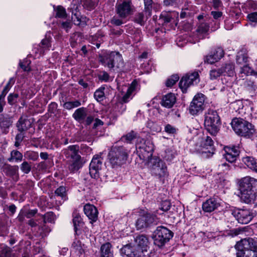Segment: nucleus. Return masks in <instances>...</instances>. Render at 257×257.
<instances>
[{
	"label": "nucleus",
	"mask_w": 257,
	"mask_h": 257,
	"mask_svg": "<svg viewBox=\"0 0 257 257\" xmlns=\"http://www.w3.org/2000/svg\"><path fill=\"white\" fill-rule=\"evenodd\" d=\"M237 184L241 200L246 203L253 202L257 196V179L246 176L239 179Z\"/></svg>",
	"instance_id": "obj_1"
},
{
	"label": "nucleus",
	"mask_w": 257,
	"mask_h": 257,
	"mask_svg": "<svg viewBox=\"0 0 257 257\" xmlns=\"http://www.w3.org/2000/svg\"><path fill=\"white\" fill-rule=\"evenodd\" d=\"M234 132L238 135L246 138H251L255 135L253 125L240 118H235L231 122Z\"/></svg>",
	"instance_id": "obj_2"
},
{
	"label": "nucleus",
	"mask_w": 257,
	"mask_h": 257,
	"mask_svg": "<svg viewBox=\"0 0 257 257\" xmlns=\"http://www.w3.org/2000/svg\"><path fill=\"white\" fill-rule=\"evenodd\" d=\"M127 157V153L123 147L113 146L108 154L109 163L112 168H118L125 163Z\"/></svg>",
	"instance_id": "obj_3"
},
{
	"label": "nucleus",
	"mask_w": 257,
	"mask_h": 257,
	"mask_svg": "<svg viewBox=\"0 0 257 257\" xmlns=\"http://www.w3.org/2000/svg\"><path fill=\"white\" fill-rule=\"evenodd\" d=\"M220 117L216 110L208 109L205 114L204 125L207 131L215 136L219 130Z\"/></svg>",
	"instance_id": "obj_4"
},
{
	"label": "nucleus",
	"mask_w": 257,
	"mask_h": 257,
	"mask_svg": "<svg viewBox=\"0 0 257 257\" xmlns=\"http://www.w3.org/2000/svg\"><path fill=\"white\" fill-rule=\"evenodd\" d=\"M173 235V233L171 230L164 226H159L153 232L152 238L154 244L161 247L170 240Z\"/></svg>",
	"instance_id": "obj_5"
},
{
	"label": "nucleus",
	"mask_w": 257,
	"mask_h": 257,
	"mask_svg": "<svg viewBox=\"0 0 257 257\" xmlns=\"http://www.w3.org/2000/svg\"><path fill=\"white\" fill-rule=\"evenodd\" d=\"M149 166L152 175L162 179L168 176L167 167L165 163L158 158H152Z\"/></svg>",
	"instance_id": "obj_6"
},
{
	"label": "nucleus",
	"mask_w": 257,
	"mask_h": 257,
	"mask_svg": "<svg viewBox=\"0 0 257 257\" xmlns=\"http://www.w3.org/2000/svg\"><path fill=\"white\" fill-rule=\"evenodd\" d=\"M100 61L109 68H113L115 66L117 68L123 66V62L121 55L118 52H111L100 59Z\"/></svg>",
	"instance_id": "obj_7"
},
{
	"label": "nucleus",
	"mask_w": 257,
	"mask_h": 257,
	"mask_svg": "<svg viewBox=\"0 0 257 257\" xmlns=\"http://www.w3.org/2000/svg\"><path fill=\"white\" fill-rule=\"evenodd\" d=\"M159 222L158 218L153 214L145 213L141 215L136 222L137 230L145 229L157 225Z\"/></svg>",
	"instance_id": "obj_8"
},
{
	"label": "nucleus",
	"mask_w": 257,
	"mask_h": 257,
	"mask_svg": "<svg viewBox=\"0 0 257 257\" xmlns=\"http://www.w3.org/2000/svg\"><path fill=\"white\" fill-rule=\"evenodd\" d=\"M196 152L201 154L203 157L209 158L214 154V142L209 136H204L201 139L200 145L196 149Z\"/></svg>",
	"instance_id": "obj_9"
},
{
	"label": "nucleus",
	"mask_w": 257,
	"mask_h": 257,
	"mask_svg": "<svg viewBox=\"0 0 257 257\" xmlns=\"http://www.w3.org/2000/svg\"><path fill=\"white\" fill-rule=\"evenodd\" d=\"M116 13L121 19H125L132 14L133 6L130 0H120L115 6Z\"/></svg>",
	"instance_id": "obj_10"
},
{
	"label": "nucleus",
	"mask_w": 257,
	"mask_h": 257,
	"mask_svg": "<svg viewBox=\"0 0 257 257\" xmlns=\"http://www.w3.org/2000/svg\"><path fill=\"white\" fill-rule=\"evenodd\" d=\"M204 95L202 93L195 95L190 105V113L192 115H197L202 112L204 108Z\"/></svg>",
	"instance_id": "obj_11"
},
{
	"label": "nucleus",
	"mask_w": 257,
	"mask_h": 257,
	"mask_svg": "<svg viewBox=\"0 0 257 257\" xmlns=\"http://www.w3.org/2000/svg\"><path fill=\"white\" fill-rule=\"evenodd\" d=\"M199 81V74L197 72L188 73L182 78L179 82V86L184 92L189 86L197 84Z\"/></svg>",
	"instance_id": "obj_12"
},
{
	"label": "nucleus",
	"mask_w": 257,
	"mask_h": 257,
	"mask_svg": "<svg viewBox=\"0 0 257 257\" xmlns=\"http://www.w3.org/2000/svg\"><path fill=\"white\" fill-rule=\"evenodd\" d=\"M102 164V158L99 155L93 157L89 165V173L92 178H98L99 176V171L101 169Z\"/></svg>",
	"instance_id": "obj_13"
},
{
	"label": "nucleus",
	"mask_w": 257,
	"mask_h": 257,
	"mask_svg": "<svg viewBox=\"0 0 257 257\" xmlns=\"http://www.w3.org/2000/svg\"><path fill=\"white\" fill-rule=\"evenodd\" d=\"M209 29V26L207 23H200L198 28L196 30V33L190 38L189 41L192 43H196L200 40L203 39L205 38V35L208 32Z\"/></svg>",
	"instance_id": "obj_14"
},
{
	"label": "nucleus",
	"mask_w": 257,
	"mask_h": 257,
	"mask_svg": "<svg viewBox=\"0 0 257 257\" xmlns=\"http://www.w3.org/2000/svg\"><path fill=\"white\" fill-rule=\"evenodd\" d=\"M238 222L241 224H247L253 218L252 213L247 209H238L233 212Z\"/></svg>",
	"instance_id": "obj_15"
},
{
	"label": "nucleus",
	"mask_w": 257,
	"mask_h": 257,
	"mask_svg": "<svg viewBox=\"0 0 257 257\" xmlns=\"http://www.w3.org/2000/svg\"><path fill=\"white\" fill-rule=\"evenodd\" d=\"M120 252L127 257H147L144 252L140 249H137L136 246L130 244L122 247L120 249Z\"/></svg>",
	"instance_id": "obj_16"
},
{
	"label": "nucleus",
	"mask_w": 257,
	"mask_h": 257,
	"mask_svg": "<svg viewBox=\"0 0 257 257\" xmlns=\"http://www.w3.org/2000/svg\"><path fill=\"white\" fill-rule=\"evenodd\" d=\"M235 247L251 251H257V240L252 238H244L237 243Z\"/></svg>",
	"instance_id": "obj_17"
},
{
	"label": "nucleus",
	"mask_w": 257,
	"mask_h": 257,
	"mask_svg": "<svg viewBox=\"0 0 257 257\" xmlns=\"http://www.w3.org/2000/svg\"><path fill=\"white\" fill-rule=\"evenodd\" d=\"M79 149V147L78 145H71L64 149L62 152L67 159L80 160L81 156L78 154Z\"/></svg>",
	"instance_id": "obj_18"
},
{
	"label": "nucleus",
	"mask_w": 257,
	"mask_h": 257,
	"mask_svg": "<svg viewBox=\"0 0 257 257\" xmlns=\"http://www.w3.org/2000/svg\"><path fill=\"white\" fill-rule=\"evenodd\" d=\"M225 153L223 155L224 158L229 162H234L239 154L238 148L236 147H225Z\"/></svg>",
	"instance_id": "obj_19"
},
{
	"label": "nucleus",
	"mask_w": 257,
	"mask_h": 257,
	"mask_svg": "<svg viewBox=\"0 0 257 257\" xmlns=\"http://www.w3.org/2000/svg\"><path fill=\"white\" fill-rule=\"evenodd\" d=\"M135 241L140 249L145 252L149 248L150 241L148 236L146 234H140L136 236Z\"/></svg>",
	"instance_id": "obj_20"
},
{
	"label": "nucleus",
	"mask_w": 257,
	"mask_h": 257,
	"mask_svg": "<svg viewBox=\"0 0 257 257\" xmlns=\"http://www.w3.org/2000/svg\"><path fill=\"white\" fill-rule=\"evenodd\" d=\"M84 212L85 215L90 220V223L95 222L98 218V211L93 205L87 204L84 206Z\"/></svg>",
	"instance_id": "obj_21"
},
{
	"label": "nucleus",
	"mask_w": 257,
	"mask_h": 257,
	"mask_svg": "<svg viewBox=\"0 0 257 257\" xmlns=\"http://www.w3.org/2000/svg\"><path fill=\"white\" fill-rule=\"evenodd\" d=\"M220 205L219 203L215 198H212L207 200L202 204V209L204 211L211 212L217 208Z\"/></svg>",
	"instance_id": "obj_22"
},
{
	"label": "nucleus",
	"mask_w": 257,
	"mask_h": 257,
	"mask_svg": "<svg viewBox=\"0 0 257 257\" xmlns=\"http://www.w3.org/2000/svg\"><path fill=\"white\" fill-rule=\"evenodd\" d=\"M176 101L174 94L169 93L163 96L161 102V105L166 108H171Z\"/></svg>",
	"instance_id": "obj_23"
},
{
	"label": "nucleus",
	"mask_w": 257,
	"mask_h": 257,
	"mask_svg": "<svg viewBox=\"0 0 257 257\" xmlns=\"http://www.w3.org/2000/svg\"><path fill=\"white\" fill-rule=\"evenodd\" d=\"M137 147L141 150V153L144 154V155L146 156L147 158L149 159L150 157L152 156L154 147L151 142H145L144 144L140 146L137 144Z\"/></svg>",
	"instance_id": "obj_24"
},
{
	"label": "nucleus",
	"mask_w": 257,
	"mask_h": 257,
	"mask_svg": "<svg viewBox=\"0 0 257 257\" xmlns=\"http://www.w3.org/2000/svg\"><path fill=\"white\" fill-rule=\"evenodd\" d=\"M87 109L85 107H80L77 109L73 114V117L78 122H84L85 119L87 116Z\"/></svg>",
	"instance_id": "obj_25"
},
{
	"label": "nucleus",
	"mask_w": 257,
	"mask_h": 257,
	"mask_svg": "<svg viewBox=\"0 0 257 257\" xmlns=\"http://www.w3.org/2000/svg\"><path fill=\"white\" fill-rule=\"evenodd\" d=\"M17 126L19 132H23L31 126V122L27 117L21 116L17 123Z\"/></svg>",
	"instance_id": "obj_26"
},
{
	"label": "nucleus",
	"mask_w": 257,
	"mask_h": 257,
	"mask_svg": "<svg viewBox=\"0 0 257 257\" xmlns=\"http://www.w3.org/2000/svg\"><path fill=\"white\" fill-rule=\"evenodd\" d=\"M73 223L74 231L76 234L78 235L81 233V229L83 225V222L80 215L75 214L73 216Z\"/></svg>",
	"instance_id": "obj_27"
},
{
	"label": "nucleus",
	"mask_w": 257,
	"mask_h": 257,
	"mask_svg": "<svg viewBox=\"0 0 257 257\" xmlns=\"http://www.w3.org/2000/svg\"><path fill=\"white\" fill-rule=\"evenodd\" d=\"M223 72V75L233 76L235 73L234 65L232 62H227L222 64L220 68Z\"/></svg>",
	"instance_id": "obj_28"
},
{
	"label": "nucleus",
	"mask_w": 257,
	"mask_h": 257,
	"mask_svg": "<svg viewBox=\"0 0 257 257\" xmlns=\"http://www.w3.org/2000/svg\"><path fill=\"white\" fill-rule=\"evenodd\" d=\"M178 14L175 12L172 13H168L166 12H163L159 19V23L162 25H166L170 23L173 19V16H178Z\"/></svg>",
	"instance_id": "obj_29"
},
{
	"label": "nucleus",
	"mask_w": 257,
	"mask_h": 257,
	"mask_svg": "<svg viewBox=\"0 0 257 257\" xmlns=\"http://www.w3.org/2000/svg\"><path fill=\"white\" fill-rule=\"evenodd\" d=\"M137 85V82L136 81H134L132 82L131 85L127 89V90L124 95L122 97L121 102L126 103L131 98V95L132 93L135 90Z\"/></svg>",
	"instance_id": "obj_30"
},
{
	"label": "nucleus",
	"mask_w": 257,
	"mask_h": 257,
	"mask_svg": "<svg viewBox=\"0 0 257 257\" xmlns=\"http://www.w3.org/2000/svg\"><path fill=\"white\" fill-rule=\"evenodd\" d=\"M23 154L17 150H13L11 152L10 157L8 159L10 162L20 163L23 160Z\"/></svg>",
	"instance_id": "obj_31"
},
{
	"label": "nucleus",
	"mask_w": 257,
	"mask_h": 257,
	"mask_svg": "<svg viewBox=\"0 0 257 257\" xmlns=\"http://www.w3.org/2000/svg\"><path fill=\"white\" fill-rule=\"evenodd\" d=\"M70 9L72 12V19L73 20L74 24L77 25H79L81 20L80 18V14L77 11L78 6L75 4H71Z\"/></svg>",
	"instance_id": "obj_32"
},
{
	"label": "nucleus",
	"mask_w": 257,
	"mask_h": 257,
	"mask_svg": "<svg viewBox=\"0 0 257 257\" xmlns=\"http://www.w3.org/2000/svg\"><path fill=\"white\" fill-rule=\"evenodd\" d=\"M111 245L110 243L107 242L103 244L101 247V257L109 256L113 255L111 251Z\"/></svg>",
	"instance_id": "obj_33"
},
{
	"label": "nucleus",
	"mask_w": 257,
	"mask_h": 257,
	"mask_svg": "<svg viewBox=\"0 0 257 257\" xmlns=\"http://www.w3.org/2000/svg\"><path fill=\"white\" fill-rule=\"evenodd\" d=\"M105 87L104 86H101L97 89L94 93L95 99L98 102L103 101L105 98L104 90Z\"/></svg>",
	"instance_id": "obj_34"
},
{
	"label": "nucleus",
	"mask_w": 257,
	"mask_h": 257,
	"mask_svg": "<svg viewBox=\"0 0 257 257\" xmlns=\"http://www.w3.org/2000/svg\"><path fill=\"white\" fill-rule=\"evenodd\" d=\"M247 60L246 54L243 51H239L236 55V61L238 64L243 65Z\"/></svg>",
	"instance_id": "obj_35"
},
{
	"label": "nucleus",
	"mask_w": 257,
	"mask_h": 257,
	"mask_svg": "<svg viewBox=\"0 0 257 257\" xmlns=\"http://www.w3.org/2000/svg\"><path fill=\"white\" fill-rule=\"evenodd\" d=\"M242 162L251 170H253L256 166V161L254 158L251 157H245L242 158Z\"/></svg>",
	"instance_id": "obj_36"
},
{
	"label": "nucleus",
	"mask_w": 257,
	"mask_h": 257,
	"mask_svg": "<svg viewBox=\"0 0 257 257\" xmlns=\"http://www.w3.org/2000/svg\"><path fill=\"white\" fill-rule=\"evenodd\" d=\"M81 105V102L79 100H75L72 101H67L65 102L63 106L68 110L72 109L74 108L77 107Z\"/></svg>",
	"instance_id": "obj_37"
},
{
	"label": "nucleus",
	"mask_w": 257,
	"mask_h": 257,
	"mask_svg": "<svg viewBox=\"0 0 257 257\" xmlns=\"http://www.w3.org/2000/svg\"><path fill=\"white\" fill-rule=\"evenodd\" d=\"M50 44V37H47L46 36V38L43 39L39 45L41 49H42V51H45L47 50H49L51 47Z\"/></svg>",
	"instance_id": "obj_38"
},
{
	"label": "nucleus",
	"mask_w": 257,
	"mask_h": 257,
	"mask_svg": "<svg viewBox=\"0 0 257 257\" xmlns=\"http://www.w3.org/2000/svg\"><path fill=\"white\" fill-rule=\"evenodd\" d=\"M209 75L210 78L211 80H214L223 75V72L220 68L212 69L210 71Z\"/></svg>",
	"instance_id": "obj_39"
},
{
	"label": "nucleus",
	"mask_w": 257,
	"mask_h": 257,
	"mask_svg": "<svg viewBox=\"0 0 257 257\" xmlns=\"http://www.w3.org/2000/svg\"><path fill=\"white\" fill-rule=\"evenodd\" d=\"M12 124V121L9 117L0 115V126L4 128H8Z\"/></svg>",
	"instance_id": "obj_40"
},
{
	"label": "nucleus",
	"mask_w": 257,
	"mask_h": 257,
	"mask_svg": "<svg viewBox=\"0 0 257 257\" xmlns=\"http://www.w3.org/2000/svg\"><path fill=\"white\" fill-rule=\"evenodd\" d=\"M25 157L30 160H32L33 161H37L39 158V154L37 152L29 151H27L25 153Z\"/></svg>",
	"instance_id": "obj_41"
},
{
	"label": "nucleus",
	"mask_w": 257,
	"mask_h": 257,
	"mask_svg": "<svg viewBox=\"0 0 257 257\" xmlns=\"http://www.w3.org/2000/svg\"><path fill=\"white\" fill-rule=\"evenodd\" d=\"M240 73H243L246 75L256 74L254 71L247 64L244 65L240 68Z\"/></svg>",
	"instance_id": "obj_42"
},
{
	"label": "nucleus",
	"mask_w": 257,
	"mask_h": 257,
	"mask_svg": "<svg viewBox=\"0 0 257 257\" xmlns=\"http://www.w3.org/2000/svg\"><path fill=\"white\" fill-rule=\"evenodd\" d=\"M79 162L80 160H76V159L72 160V161L69 162L68 165L69 170L71 172L77 171L80 168Z\"/></svg>",
	"instance_id": "obj_43"
},
{
	"label": "nucleus",
	"mask_w": 257,
	"mask_h": 257,
	"mask_svg": "<svg viewBox=\"0 0 257 257\" xmlns=\"http://www.w3.org/2000/svg\"><path fill=\"white\" fill-rule=\"evenodd\" d=\"M145 12L149 16H151L152 10L153 0H144Z\"/></svg>",
	"instance_id": "obj_44"
},
{
	"label": "nucleus",
	"mask_w": 257,
	"mask_h": 257,
	"mask_svg": "<svg viewBox=\"0 0 257 257\" xmlns=\"http://www.w3.org/2000/svg\"><path fill=\"white\" fill-rule=\"evenodd\" d=\"M235 248L237 249L236 257H249L250 253H253L252 251L248 250H244L237 247H235Z\"/></svg>",
	"instance_id": "obj_45"
},
{
	"label": "nucleus",
	"mask_w": 257,
	"mask_h": 257,
	"mask_svg": "<svg viewBox=\"0 0 257 257\" xmlns=\"http://www.w3.org/2000/svg\"><path fill=\"white\" fill-rule=\"evenodd\" d=\"M212 54L214 57L216 58V60H217L218 61L223 57L224 54V51L221 47H218L215 49Z\"/></svg>",
	"instance_id": "obj_46"
},
{
	"label": "nucleus",
	"mask_w": 257,
	"mask_h": 257,
	"mask_svg": "<svg viewBox=\"0 0 257 257\" xmlns=\"http://www.w3.org/2000/svg\"><path fill=\"white\" fill-rule=\"evenodd\" d=\"M136 137L137 133L134 131H131L125 136H123L121 139L122 141H125L127 143H131Z\"/></svg>",
	"instance_id": "obj_47"
},
{
	"label": "nucleus",
	"mask_w": 257,
	"mask_h": 257,
	"mask_svg": "<svg viewBox=\"0 0 257 257\" xmlns=\"http://www.w3.org/2000/svg\"><path fill=\"white\" fill-rule=\"evenodd\" d=\"M57 196L61 197L64 200L66 199V188L63 186H60L55 191Z\"/></svg>",
	"instance_id": "obj_48"
},
{
	"label": "nucleus",
	"mask_w": 257,
	"mask_h": 257,
	"mask_svg": "<svg viewBox=\"0 0 257 257\" xmlns=\"http://www.w3.org/2000/svg\"><path fill=\"white\" fill-rule=\"evenodd\" d=\"M179 79V77L178 75H173L171 76L170 78H169L166 83V86L167 87H171L174 84L176 83L177 81Z\"/></svg>",
	"instance_id": "obj_49"
},
{
	"label": "nucleus",
	"mask_w": 257,
	"mask_h": 257,
	"mask_svg": "<svg viewBox=\"0 0 257 257\" xmlns=\"http://www.w3.org/2000/svg\"><path fill=\"white\" fill-rule=\"evenodd\" d=\"M20 168L23 173L28 174L31 170V166L28 162L24 161L21 164Z\"/></svg>",
	"instance_id": "obj_50"
},
{
	"label": "nucleus",
	"mask_w": 257,
	"mask_h": 257,
	"mask_svg": "<svg viewBox=\"0 0 257 257\" xmlns=\"http://www.w3.org/2000/svg\"><path fill=\"white\" fill-rule=\"evenodd\" d=\"M56 17L59 18H65L66 17V12L65 9L61 6H59L56 9Z\"/></svg>",
	"instance_id": "obj_51"
},
{
	"label": "nucleus",
	"mask_w": 257,
	"mask_h": 257,
	"mask_svg": "<svg viewBox=\"0 0 257 257\" xmlns=\"http://www.w3.org/2000/svg\"><path fill=\"white\" fill-rule=\"evenodd\" d=\"M135 22L141 26L144 25V15L143 13H139L136 14L135 16Z\"/></svg>",
	"instance_id": "obj_52"
},
{
	"label": "nucleus",
	"mask_w": 257,
	"mask_h": 257,
	"mask_svg": "<svg viewBox=\"0 0 257 257\" xmlns=\"http://www.w3.org/2000/svg\"><path fill=\"white\" fill-rule=\"evenodd\" d=\"M98 78L101 81L107 82L110 79V76L107 72L103 71L98 74Z\"/></svg>",
	"instance_id": "obj_53"
},
{
	"label": "nucleus",
	"mask_w": 257,
	"mask_h": 257,
	"mask_svg": "<svg viewBox=\"0 0 257 257\" xmlns=\"http://www.w3.org/2000/svg\"><path fill=\"white\" fill-rule=\"evenodd\" d=\"M11 250L8 246L4 247L0 254V257H10Z\"/></svg>",
	"instance_id": "obj_54"
},
{
	"label": "nucleus",
	"mask_w": 257,
	"mask_h": 257,
	"mask_svg": "<svg viewBox=\"0 0 257 257\" xmlns=\"http://www.w3.org/2000/svg\"><path fill=\"white\" fill-rule=\"evenodd\" d=\"M24 211L26 217L27 218H31L34 216L37 212V209L26 210L23 209Z\"/></svg>",
	"instance_id": "obj_55"
},
{
	"label": "nucleus",
	"mask_w": 257,
	"mask_h": 257,
	"mask_svg": "<svg viewBox=\"0 0 257 257\" xmlns=\"http://www.w3.org/2000/svg\"><path fill=\"white\" fill-rule=\"evenodd\" d=\"M175 157V154L173 153L172 151L169 149H167L165 151V155L164 158L169 161H171Z\"/></svg>",
	"instance_id": "obj_56"
},
{
	"label": "nucleus",
	"mask_w": 257,
	"mask_h": 257,
	"mask_svg": "<svg viewBox=\"0 0 257 257\" xmlns=\"http://www.w3.org/2000/svg\"><path fill=\"white\" fill-rule=\"evenodd\" d=\"M19 95L17 93L10 94L8 97V103L13 105L16 102V99L18 97Z\"/></svg>",
	"instance_id": "obj_57"
},
{
	"label": "nucleus",
	"mask_w": 257,
	"mask_h": 257,
	"mask_svg": "<svg viewBox=\"0 0 257 257\" xmlns=\"http://www.w3.org/2000/svg\"><path fill=\"white\" fill-rule=\"evenodd\" d=\"M204 61L208 64H213L217 62L218 60H216V58L211 54L206 56Z\"/></svg>",
	"instance_id": "obj_58"
},
{
	"label": "nucleus",
	"mask_w": 257,
	"mask_h": 257,
	"mask_svg": "<svg viewBox=\"0 0 257 257\" xmlns=\"http://www.w3.org/2000/svg\"><path fill=\"white\" fill-rule=\"evenodd\" d=\"M71 27L72 23L70 21L62 22L61 24V27L67 32L71 28Z\"/></svg>",
	"instance_id": "obj_59"
},
{
	"label": "nucleus",
	"mask_w": 257,
	"mask_h": 257,
	"mask_svg": "<svg viewBox=\"0 0 257 257\" xmlns=\"http://www.w3.org/2000/svg\"><path fill=\"white\" fill-rule=\"evenodd\" d=\"M83 5L88 9H92L93 8L94 4L91 0H84Z\"/></svg>",
	"instance_id": "obj_60"
},
{
	"label": "nucleus",
	"mask_w": 257,
	"mask_h": 257,
	"mask_svg": "<svg viewBox=\"0 0 257 257\" xmlns=\"http://www.w3.org/2000/svg\"><path fill=\"white\" fill-rule=\"evenodd\" d=\"M165 131L168 134H173L176 132V128L171 125L168 124L165 127Z\"/></svg>",
	"instance_id": "obj_61"
},
{
	"label": "nucleus",
	"mask_w": 257,
	"mask_h": 257,
	"mask_svg": "<svg viewBox=\"0 0 257 257\" xmlns=\"http://www.w3.org/2000/svg\"><path fill=\"white\" fill-rule=\"evenodd\" d=\"M248 20L252 22H257V13L254 12L249 14L247 16Z\"/></svg>",
	"instance_id": "obj_62"
},
{
	"label": "nucleus",
	"mask_w": 257,
	"mask_h": 257,
	"mask_svg": "<svg viewBox=\"0 0 257 257\" xmlns=\"http://www.w3.org/2000/svg\"><path fill=\"white\" fill-rule=\"evenodd\" d=\"M23 138H24L23 136L21 134H18L16 136V138H15L16 141L15 143V146L16 147H18L20 146L21 142L23 140Z\"/></svg>",
	"instance_id": "obj_63"
},
{
	"label": "nucleus",
	"mask_w": 257,
	"mask_h": 257,
	"mask_svg": "<svg viewBox=\"0 0 257 257\" xmlns=\"http://www.w3.org/2000/svg\"><path fill=\"white\" fill-rule=\"evenodd\" d=\"M111 23L116 26H120L123 24V22L121 19L115 17H113L111 20Z\"/></svg>",
	"instance_id": "obj_64"
}]
</instances>
